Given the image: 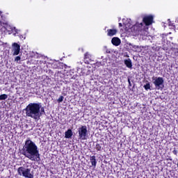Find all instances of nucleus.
Segmentation results:
<instances>
[{
	"mask_svg": "<svg viewBox=\"0 0 178 178\" xmlns=\"http://www.w3.org/2000/svg\"><path fill=\"white\" fill-rule=\"evenodd\" d=\"M22 155H24L26 158L33 162H40L41 161L38 146L30 139H27L25 141V145L22 149Z\"/></svg>",
	"mask_w": 178,
	"mask_h": 178,
	"instance_id": "f257e3e1",
	"label": "nucleus"
},
{
	"mask_svg": "<svg viewBox=\"0 0 178 178\" xmlns=\"http://www.w3.org/2000/svg\"><path fill=\"white\" fill-rule=\"evenodd\" d=\"M24 111H25L26 116L33 119L35 122H38L41 116L45 113V110L41 103H30Z\"/></svg>",
	"mask_w": 178,
	"mask_h": 178,
	"instance_id": "f03ea898",
	"label": "nucleus"
},
{
	"mask_svg": "<svg viewBox=\"0 0 178 178\" xmlns=\"http://www.w3.org/2000/svg\"><path fill=\"white\" fill-rule=\"evenodd\" d=\"M145 26L143 22L136 23L131 28L129 29V31H131L133 35H138V34L143 35L144 34V31H148V26H151L152 24V22L154 21V17L152 15H147L143 19Z\"/></svg>",
	"mask_w": 178,
	"mask_h": 178,
	"instance_id": "7ed1b4c3",
	"label": "nucleus"
},
{
	"mask_svg": "<svg viewBox=\"0 0 178 178\" xmlns=\"http://www.w3.org/2000/svg\"><path fill=\"white\" fill-rule=\"evenodd\" d=\"M18 175L26 178H34V174L31 172V169L24 167H19L17 170Z\"/></svg>",
	"mask_w": 178,
	"mask_h": 178,
	"instance_id": "20e7f679",
	"label": "nucleus"
},
{
	"mask_svg": "<svg viewBox=\"0 0 178 178\" xmlns=\"http://www.w3.org/2000/svg\"><path fill=\"white\" fill-rule=\"evenodd\" d=\"M78 134L79 140H81V141L87 140L88 138V130H87V127L84 125L78 128Z\"/></svg>",
	"mask_w": 178,
	"mask_h": 178,
	"instance_id": "39448f33",
	"label": "nucleus"
},
{
	"mask_svg": "<svg viewBox=\"0 0 178 178\" xmlns=\"http://www.w3.org/2000/svg\"><path fill=\"white\" fill-rule=\"evenodd\" d=\"M152 80L153 81V84L155 86L157 90H163L165 86L163 85L164 81L162 77L153 76Z\"/></svg>",
	"mask_w": 178,
	"mask_h": 178,
	"instance_id": "423d86ee",
	"label": "nucleus"
},
{
	"mask_svg": "<svg viewBox=\"0 0 178 178\" xmlns=\"http://www.w3.org/2000/svg\"><path fill=\"white\" fill-rule=\"evenodd\" d=\"M0 29H2L3 31H13V29L17 33L19 31V30L16 29V28H13L10 26V25L4 22H1L0 24Z\"/></svg>",
	"mask_w": 178,
	"mask_h": 178,
	"instance_id": "0eeeda50",
	"label": "nucleus"
},
{
	"mask_svg": "<svg viewBox=\"0 0 178 178\" xmlns=\"http://www.w3.org/2000/svg\"><path fill=\"white\" fill-rule=\"evenodd\" d=\"M13 49L12 51L13 56H16V55H19L20 54V45L16 42L13 43L12 44Z\"/></svg>",
	"mask_w": 178,
	"mask_h": 178,
	"instance_id": "6e6552de",
	"label": "nucleus"
},
{
	"mask_svg": "<svg viewBox=\"0 0 178 178\" xmlns=\"http://www.w3.org/2000/svg\"><path fill=\"white\" fill-rule=\"evenodd\" d=\"M129 47L134 52H141V51H143V49H141V46L129 44Z\"/></svg>",
	"mask_w": 178,
	"mask_h": 178,
	"instance_id": "1a4fd4ad",
	"label": "nucleus"
},
{
	"mask_svg": "<svg viewBox=\"0 0 178 178\" xmlns=\"http://www.w3.org/2000/svg\"><path fill=\"white\" fill-rule=\"evenodd\" d=\"M111 42L113 45H115V47H119V45H120V39H119L118 38H113L111 40Z\"/></svg>",
	"mask_w": 178,
	"mask_h": 178,
	"instance_id": "9d476101",
	"label": "nucleus"
},
{
	"mask_svg": "<svg viewBox=\"0 0 178 178\" xmlns=\"http://www.w3.org/2000/svg\"><path fill=\"white\" fill-rule=\"evenodd\" d=\"M116 33H118V30L115 29L107 30V35H108V37H113Z\"/></svg>",
	"mask_w": 178,
	"mask_h": 178,
	"instance_id": "9b49d317",
	"label": "nucleus"
},
{
	"mask_svg": "<svg viewBox=\"0 0 178 178\" xmlns=\"http://www.w3.org/2000/svg\"><path fill=\"white\" fill-rule=\"evenodd\" d=\"M124 63L129 69H131L133 67V63H131V60L130 58L124 60Z\"/></svg>",
	"mask_w": 178,
	"mask_h": 178,
	"instance_id": "f8f14e48",
	"label": "nucleus"
},
{
	"mask_svg": "<svg viewBox=\"0 0 178 178\" xmlns=\"http://www.w3.org/2000/svg\"><path fill=\"white\" fill-rule=\"evenodd\" d=\"M72 136H73V131H72V129H68L65 133V138H72Z\"/></svg>",
	"mask_w": 178,
	"mask_h": 178,
	"instance_id": "ddd939ff",
	"label": "nucleus"
},
{
	"mask_svg": "<svg viewBox=\"0 0 178 178\" xmlns=\"http://www.w3.org/2000/svg\"><path fill=\"white\" fill-rule=\"evenodd\" d=\"M90 161L92 163V166H94V168H95V166H97V159H95V156H90Z\"/></svg>",
	"mask_w": 178,
	"mask_h": 178,
	"instance_id": "4468645a",
	"label": "nucleus"
},
{
	"mask_svg": "<svg viewBox=\"0 0 178 178\" xmlns=\"http://www.w3.org/2000/svg\"><path fill=\"white\" fill-rule=\"evenodd\" d=\"M144 88L145 90H146V91H148V90H151V84L149 83V82L144 85Z\"/></svg>",
	"mask_w": 178,
	"mask_h": 178,
	"instance_id": "2eb2a0df",
	"label": "nucleus"
},
{
	"mask_svg": "<svg viewBox=\"0 0 178 178\" xmlns=\"http://www.w3.org/2000/svg\"><path fill=\"white\" fill-rule=\"evenodd\" d=\"M8 99V95L6 94H3L0 95V101Z\"/></svg>",
	"mask_w": 178,
	"mask_h": 178,
	"instance_id": "dca6fc26",
	"label": "nucleus"
},
{
	"mask_svg": "<svg viewBox=\"0 0 178 178\" xmlns=\"http://www.w3.org/2000/svg\"><path fill=\"white\" fill-rule=\"evenodd\" d=\"M84 58L85 59H90V58H91V54H90L88 52H86L84 55Z\"/></svg>",
	"mask_w": 178,
	"mask_h": 178,
	"instance_id": "f3484780",
	"label": "nucleus"
},
{
	"mask_svg": "<svg viewBox=\"0 0 178 178\" xmlns=\"http://www.w3.org/2000/svg\"><path fill=\"white\" fill-rule=\"evenodd\" d=\"M104 63H101V62H97L96 63V66H97V67H99V66H104Z\"/></svg>",
	"mask_w": 178,
	"mask_h": 178,
	"instance_id": "a211bd4d",
	"label": "nucleus"
},
{
	"mask_svg": "<svg viewBox=\"0 0 178 178\" xmlns=\"http://www.w3.org/2000/svg\"><path fill=\"white\" fill-rule=\"evenodd\" d=\"M58 102L60 103L63 102V96H60V97L58 99Z\"/></svg>",
	"mask_w": 178,
	"mask_h": 178,
	"instance_id": "6ab92c4d",
	"label": "nucleus"
},
{
	"mask_svg": "<svg viewBox=\"0 0 178 178\" xmlns=\"http://www.w3.org/2000/svg\"><path fill=\"white\" fill-rule=\"evenodd\" d=\"M20 59H22V58H20V56H18L15 58V62H19Z\"/></svg>",
	"mask_w": 178,
	"mask_h": 178,
	"instance_id": "aec40b11",
	"label": "nucleus"
},
{
	"mask_svg": "<svg viewBox=\"0 0 178 178\" xmlns=\"http://www.w3.org/2000/svg\"><path fill=\"white\" fill-rule=\"evenodd\" d=\"M2 15V11H0V25L2 24V15Z\"/></svg>",
	"mask_w": 178,
	"mask_h": 178,
	"instance_id": "412c9836",
	"label": "nucleus"
},
{
	"mask_svg": "<svg viewBox=\"0 0 178 178\" xmlns=\"http://www.w3.org/2000/svg\"><path fill=\"white\" fill-rule=\"evenodd\" d=\"M172 154H174L175 155H177V150L176 149H175L173 151H172Z\"/></svg>",
	"mask_w": 178,
	"mask_h": 178,
	"instance_id": "4be33fe9",
	"label": "nucleus"
},
{
	"mask_svg": "<svg viewBox=\"0 0 178 178\" xmlns=\"http://www.w3.org/2000/svg\"><path fill=\"white\" fill-rule=\"evenodd\" d=\"M126 21V19H123L122 22H123V24H124V26H126V23L124 22Z\"/></svg>",
	"mask_w": 178,
	"mask_h": 178,
	"instance_id": "5701e85b",
	"label": "nucleus"
},
{
	"mask_svg": "<svg viewBox=\"0 0 178 178\" xmlns=\"http://www.w3.org/2000/svg\"><path fill=\"white\" fill-rule=\"evenodd\" d=\"M122 23H119V27H122Z\"/></svg>",
	"mask_w": 178,
	"mask_h": 178,
	"instance_id": "b1692460",
	"label": "nucleus"
},
{
	"mask_svg": "<svg viewBox=\"0 0 178 178\" xmlns=\"http://www.w3.org/2000/svg\"><path fill=\"white\" fill-rule=\"evenodd\" d=\"M36 56L38 58L39 56H38V53H36Z\"/></svg>",
	"mask_w": 178,
	"mask_h": 178,
	"instance_id": "393cba45",
	"label": "nucleus"
},
{
	"mask_svg": "<svg viewBox=\"0 0 178 178\" xmlns=\"http://www.w3.org/2000/svg\"><path fill=\"white\" fill-rule=\"evenodd\" d=\"M20 38H23V36H20Z\"/></svg>",
	"mask_w": 178,
	"mask_h": 178,
	"instance_id": "a878e982",
	"label": "nucleus"
},
{
	"mask_svg": "<svg viewBox=\"0 0 178 178\" xmlns=\"http://www.w3.org/2000/svg\"><path fill=\"white\" fill-rule=\"evenodd\" d=\"M129 84H130V80H129Z\"/></svg>",
	"mask_w": 178,
	"mask_h": 178,
	"instance_id": "bb28decb",
	"label": "nucleus"
},
{
	"mask_svg": "<svg viewBox=\"0 0 178 178\" xmlns=\"http://www.w3.org/2000/svg\"><path fill=\"white\" fill-rule=\"evenodd\" d=\"M169 26H170V24H169Z\"/></svg>",
	"mask_w": 178,
	"mask_h": 178,
	"instance_id": "cd10ccee",
	"label": "nucleus"
}]
</instances>
